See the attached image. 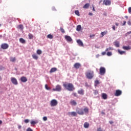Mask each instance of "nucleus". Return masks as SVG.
Listing matches in <instances>:
<instances>
[{
    "label": "nucleus",
    "mask_w": 131,
    "mask_h": 131,
    "mask_svg": "<svg viewBox=\"0 0 131 131\" xmlns=\"http://www.w3.org/2000/svg\"><path fill=\"white\" fill-rule=\"evenodd\" d=\"M63 86L65 88L66 90H67V91H69L70 92H72L75 90L74 85L71 83L66 82L63 84Z\"/></svg>",
    "instance_id": "1"
},
{
    "label": "nucleus",
    "mask_w": 131,
    "mask_h": 131,
    "mask_svg": "<svg viewBox=\"0 0 131 131\" xmlns=\"http://www.w3.org/2000/svg\"><path fill=\"white\" fill-rule=\"evenodd\" d=\"M85 75L88 79H92L94 77V71L89 70L85 73Z\"/></svg>",
    "instance_id": "2"
},
{
    "label": "nucleus",
    "mask_w": 131,
    "mask_h": 131,
    "mask_svg": "<svg viewBox=\"0 0 131 131\" xmlns=\"http://www.w3.org/2000/svg\"><path fill=\"white\" fill-rule=\"evenodd\" d=\"M58 105V101L56 99H52L50 101V105L51 107H55Z\"/></svg>",
    "instance_id": "3"
},
{
    "label": "nucleus",
    "mask_w": 131,
    "mask_h": 131,
    "mask_svg": "<svg viewBox=\"0 0 131 131\" xmlns=\"http://www.w3.org/2000/svg\"><path fill=\"white\" fill-rule=\"evenodd\" d=\"M99 73L100 75H104L106 73V69L104 67H100Z\"/></svg>",
    "instance_id": "4"
},
{
    "label": "nucleus",
    "mask_w": 131,
    "mask_h": 131,
    "mask_svg": "<svg viewBox=\"0 0 131 131\" xmlns=\"http://www.w3.org/2000/svg\"><path fill=\"white\" fill-rule=\"evenodd\" d=\"M61 90L62 88L61 87V85H57L55 88L52 89V91H53V92H61Z\"/></svg>",
    "instance_id": "5"
},
{
    "label": "nucleus",
    "mask_w": 131,
    "mask_h": 131,
    "mask_svg": "<svg viewBox=\"0 0 131 131\" xmlns=\"http://www.w3.org/2000/svg\"><path fill=\"white\" fill-rule=\"evenodd\" d=\"M76 112L79 115H83L84 114V112H83V110H82V108H77Z\"/></svg>",
    "instance_id": "6"
},
{
    "label": "nucleus",
    "mask_w": 131,
    "mask_h": 131,
    "mask_svg": "<svg viewBox=\"0 0 131 131\" xmlns=\"http://www.w3.org/2000/svg\"><path fill=\"white\" fill-rule=\"evenodd\" d=\"M122 94V91H121V90H116V92L115 93V96H116V97H119V96H121Z\"/></svg>",
    "instance_id": "7"
},
{
    "label": "nucleus",
    "mask_w": 131,
    "mask_h": 131,
    "mask_svg": "<svg viewBox=\"0 0 131 131\" xmlns=\"http://www.w3.org/2000/svg\"><path fill=\"white\" fill-rule=\"evenodd\" d=\"M11 81L12 83L15 85H17V84H18V81H17V79H16V78L12 77L11 78Z\"/></svg>",
    "instance_id": "8"
},
{
    "label": "nucleus",
    "mask_w": 131,
    "mask_h": 131,
    "mask_svg": "<svg viewBox=\"0 0 131 131\" xmlns=\"http://www.w3.org/2000/svg\"><path fill=\"white\" fill-rule=\"evenodd\" d=\"M103 5H105V6H110V5H111V1L110 0H104Z\"/></svg>",
    "instance_id": "9"
},
{
    "label": "nucleus",
    "mask_w": 131,
    "mask_h": 131,
    "mask_svg": "<svg viewBox=\"0 0 131 131\" xmlns=\"http://www.w3.org/2000/svg\"><path fill=\"white\" fill-rule=\"evenodd\" d=\"M1 48L3 50H7V49H8V48H9V45L7 43H3L1 45Z\"/></svg>",
    "instance_id": "10"
},
{
    "label": "nucleus",
    "mask_w": 131,
    "mask_h": 131,
    "mask_svg": "<svg viewBox=\"0 0 131 131\" xmlns=\"http://www.w3.org/2000/svg\"><path fill=\"white\" fill-rule=\"evenodd\" d=\"M64 38L65 39H66L67 41H68L69 42H70L72 41V38H71V37H70V36H67L66 35L64 36Z\"/></svg>",
    "instance_id": "11"
},
{
    "label": "nucleus",
    "mask_w": 131,
    "mask_h": 131,
    "mask_svg": "<svg viewBox=\"0 0 131 131\" xmlns=\"http://www.w3.org/2000/svg\"><path fill=\"white\" fill-rule=\"evenodd\" d=\"M74 67L76 69H79V68H80V67H81V64L79 63H75L74 65Z\"/></svg>",
    "instance_id": "12"
},
{
    "label": "nucleus",
    "mask_w": 131,
    "mask_h": 131,
    "mask_svg": "<svg viewBox=\"0 0 131 131\" xmlns=\"http://www.w3.org/2000/svg\"><path fill=\"white\" fill-rule=\"evenodd\" d=\"M77 43H78V46L79 47H83V42H82V41L80 39L77 40Z\"/></svg>",
    "instance_id": "13"
},
{
    "label": "nucleus",
    "mask_w": 131,
    "mask_h": 131,
    "mask_svg": "<svg viewBox=\"0 0 131 131\" xmlns=\"http://www.w3.org/2000/svg\"><path fill=\"white\" fill-rule=\"evenodd\" d=\"M68 114L71 116H77V113L75 112H69Z\"/></svg>",
    "instance_id": "14"
},
{
    "label": "nucleus",
    "mask_w": 131,
    "mask_h": 131,
    "mask_svg": "<svg viewBox=\"0 0 131 131\" xmlns=\"http://www.w3.org/2000/svg\"><path fill=\"white\" fill-rule=\"evenodd\" d=\"M58 70V69L57 68H52L50 71V73H53V72H56Z\"/></svg>",
    "instance_id": "15"
},
{
    "label": "nucleus",
    "mask_w": 131,
    "mask_h": 131,
    "mask_svg": "<svg viewBox=\"0 0 131 131\" xmlns=\"http://www.w3.org/2000/svg\"><path fill=\"white\" fill-rule=\"evenodd\" d=\"M20 80L22 81V82H26V81H27V78L23 76L20 78Z\"/></svg>",
    "instance_id": "16"
},
{
    "label": "nucleus",
    "mask_w": 131,
    "mask_h": 131,
    "mask_svg": "<svg viewBox=\"0 0 131 131\" xmlns=\"http://www.w3.org/2000/svg\"><path fill=\"white\" fill-rule=\"evenodd\" d=\"M70 104L72 105L73 106H76L77 103H76V101L75 100H72L70 102Z\"/></svg>",
    "instance_id": "17"
},
{
    "label": "nucleus",
    "mask_w": 131,
    "mask_h": 131,
    "mask_svg": "<svg viewBox=\"0 0 131 131\" xmlns=\"http://www.w3.org/2000/svg\"><path fill=\"white\" fill-rule=\"evenodd\" d=\"M102 99H103L104 100H106L107 99V94H105V93H102Z\"/></svg>",
    "instance_id": "18"
},
{
    "label": "nucleus",
    "mask_w": 131,
    "mask_h": 131,
    "mask_svg": "<svg viewBox=\"0 0 131 131\" xmlns=\"http://www.w3.org/2000/svg\"><path fill=\"white\" fill-rule=\"evenodd\" d=\"M89 126H90V123L88 122H85L84 123V127L85 128H89Z\"/></svg>",
    "instance_id": "19"
},
{
    "label": "nucleus",
    "mask_w": 131,
    "mask_h": 131,
    "mask_svg": "<svg viewBox=\"0 0 131 131\" xmlns=\"http://www.w3.org/2000/svg\"><path fill=\"white\" fill-rule=\"evenodd\" d=\"M90 3H87L84 5V6H83V9H88V8L90 7Z\"/></svg>",
    "instance_id": "20"
},
{
    "label": "nucleus",
    "mask_w": 131,
    "mask_h": 131,
    "mask_svg": "<svg viewBox=\"0 0 131 131\" xmlns=\"http://www.w3.org/2000/svg\"><path fill=\"white\" fill-rule=\"evenodd\" d=\"M10 62H15L16 61V57H10Z\"/></svg>",
    "instance_id": "21"
},
{
    "label": "nucleus",
    "mask_w": 131,
    "mask_h": 131,
    "mask_svg": "<svg viewBox=\"0 0 131 131\" xmlns=\"http://www.w3.org/2000/svg\"><path fill=\"white\" fill-rule=\"evenodd\" d=\"M78 93L79 95H83V94H84V91H83V90L81 89L78 91Z\"/></svg>",
    "instance_id": "22"
},
{
    "label": "nucleus",
    "mask_w": 131,
    "mask_h": 131,
    "mask_svg": "<svg viewBox=\"0 0 131 131\" xmlns=\"http://www.w3.org/2000/svg\"><path fill=\"white\" fill-rule=\"evenodd\" d=\"M114 45L117 48H119V41H115Z\"/></svg>",
    "instance_id": "23"
},
{
    "label": "nucleus",
    "mask_w": 131,
    "mask_h": 131,
    "mask_svg": "<svg viewBox=\"0 0 131 131\" xmlns=\"http://www.w3.org/2000/svg\"><path fill=\"white\" fill-rule=\"evenodd\" d=\"M123 49L128 51V50H130L131 48L129 46H123Z\"/></svg>",
    "instance_id": "24"
},
{
    "label": "nucleus",
    "mask_w": 131,
    "mask_h": 131,
    "mask_svg": "<svg viewBox=\"0 0 131 131\" xmlns=\"http://www.w3.org/2000/svg\"><path fill=\"white\" fill-rule=\"evenodd\" d=\"M32 57L33 59H34V60H37V59H38V56H37V55H36V54H33L32 55Z\"/></svg>",
    "instance_id": "25"
},
{
    "label": "nucleus",
    "mask_w": 131,
    "mask_h": 131,
    "mask_svg": "<svg viewBox=\"0 0 131 131\" xmlns=\"http://www.w3.org/2000/svg\"><path fill=\"white\" fill-rule=\"evenodd\" d=\"M19 41L21 42V43H25L26 42V41L23 39V38H20L19 39Z\"/></svg>",
    "instance_id": "26"
},
{
    "label": "nucleus",
    "mask_w": 131,
    "mask_h": 131,
    "mask_svg": "<svg viewBox=\"0 0 131 131\" xmlns=\"http://www.w3.org/2000/svg\"><path fill=\"white\" fill-rule=\"evenodd\" d=\"M81 29V25H78L77 26V28H76L77 31H80Z\"/></svg>",
    "instance_id": "27"
},
{
    "label": "nucleus",
    "mask_w": 131,
    "mask_h": 131,
    "mask_svg": "<svg viewBox=\"0 0 131 131\" xmlns=\"http://www.w3.org/2000/svg\"><path fill=\"white\" fill-rule=\"evenodd\" d=\"M28 36L29 39H32V38H33V35L31 33H29Z\"/></svg>",
    "instance_id": "28"
},
{
    "label": "nucleus",
    "mask_w": 131,
    "mask_h": 131,
    "mask_svg": "<svg viewBox=\"0 0 131 131\" xmlns=\"http://www.w3.org/2000/svg\"><path fill=\"white\" fill-rule=\"evenodd\" d=\"M47 38H49L50 39H53L54 36H53V35L52 34H49L47 35Z\"/></svg>",
    "instance_id": "29"
},
{
    "label": "nucleus",
    "mask_w": 131,
    "mask_h": 131,
    "mask_svg": "<svg viewBox=\"0 0 131 131\" xmlns=\"http://www.w3.org/2000/svg\"><path fill=\"white\" fill-rule=\"evenodd\" d=\"M118 52L120 55H123V54H125V52L124 51H120V50H118Z\"/></svg>",
    "instance_id": "30"
},
{
    "label": "nucleus",
    "mask_w": 131,
    "mask_h": 131,
    "mask_svg": "<svg viewBox=\"0 0 131 131\" xmlns=\"http://www.w3.org/2000/svg\"><path fill=\"white\" fill-rule=\"evenodd\" d=\"M107 33H108V32L106 31L101 32V34L102 36H104V35H106V34H107Z\"/></svg>",
    "instance_id": "31"
},
{
    "label": "nucleus",
    "mask_w": 131,
    "mask_h": 131,
    "mask_svg": "<svg viewBox=\"0 0 131 131\" xmlns=\"http://www.w3.org/2000/svg\"><path fill=\"white\" fill-rule=\"evenodd\" d=\"M42 53V52L41 51V50H37V55H41Z\"/></svg>",
    "instance_id": "32"
},
{
    "label": "nucleus",
    "mask_w": 131,
    "mask_h": 131,
    "mask_svg": "<svg viewBox=\"0 0 131 131\" xmlns=\"http://www.w3.org/2000/svg\"><path fill=\"white\" fill-rule=\"evenodd\" d=\"M36 123H38V121H32L31 122V124H33V125L36 124Z\"/></svg>",
    "instance_id": "33"
},
{
    "label": "nucleus",
    "mask_w": 131,
    "mask_h": 131,
    "mask_svg": "<svg viewBox=\"0 0 131 131\" xmlns=\"http://www.w3.org/2000/svg\"><path fill=\"white\" fill-rule=\"evenodd\" d=\"M45 89L46 90H47V91H50V90H51V88L48 86V84H45Z\"/></svg>",
    "instance_id": "34"
},
{
    "label": "nucleus",
    "mask_w": 131,
    "mask_h": 131,
    "mask_svg": "<svg viewBox=\"0 0 131 131\" xmlns=\"http://www.w3.org/2000/svg\"><path fill=\"white\" fill-rule=\"evenodd\" d=\"M84 112L85 113H89V108L88 107H85L84 108Z\"/></svg>",
    "instance_id": "35"
},
{
    "label": "nucleus",
    "mask_w": 131,
    "mask_h": 131,
    "mask_svg": "<svg viewBox=\"0 0 131 131\" xmlns=\"http://www.w3.org/2000/svg\"><path fill=\"white\" fill-rule=\"evenodd\" d=\"M75 14H76L77 16H80V14H79V11H78V10L75 11Z\"/></svg>",
    "instance_id": "36"
},
{
    "label": "nucleus",
    "mask_w": 131,
    "mask_h": 131,
    "mask_svg": "<svg viewBox=\"0 0 131 131\" xmlns=\"http://www.w3.org/2000/svg\"><path fill=\"white\" fill-rule=\"evenodd\" d=\"M60 31L62 33H65V30H64V29H63V28L61 27L60 28Z\"/></svg>",
    "instance_id": "37"
},
{
    "label": "nucleus",
    "mask_w": 131,
    "mask_h": 131,
    "mask_svg": "<svg viewBox=\"0 0 131 131\" xmlns=\"http://www.w3.org/2000/svg\"><path fill=\"white\" fill-rule=\"evenodd\" d=\"M18 28H19V29H23V28H24V27H23L22 25H19L18 26Z\"/></svg>",
    "instance_id": "38"
},
{
    "label": "nucleus",
    "mask_w": 131,
    "mask_h": 131,
    "mask_svg": "<svg viewBox=\"0 0 131 131\" xmlns=\"http://www.w3.org/2000/svg\"><path fill=\"white\" fill-rule=\"evenodd\" d=\"M111 50H113V49H112L111 47H110L105 50V52H108V51H110Z\"/></svg>",
    "instance_id": "39"
},
{
    "label": "nucleus",
    "mask_w": 131,
    "mask_h": 131,
    "mask_svg": "<svg viewBox=\"0 0 131 131\" xmlns=\"http://www.w3.org/2000/svg\"><path fill=\"white\" fill-rule=\"evenodd\" d=\"M107 56H112V53L110 52H108L107 53Z\"/></svg>",
    "instance_id": "40"
},
{
    "label": "nucleus",
    "mask_w": 131,
    "mask_h": 131,
    "mask_svg": "<svg viewBox=\"0 0 131 131\" xmlns=\"http://www.w3.org/2000/svg\"><path fill=\"white\" fill-rule=\"evenodd\" d=\"M43 120H44V121H47V120H48V117H43Z\"/></svg>",
    "instance_id": "41"
},
{
    "label": "nucleus",
    "mask_w": 131,
    "mask_h": 131,
    "mask_svg": "<svg viewBox=\"0 0 131 131\" xmlns=\"http://www.w3.org/2000/svg\"><path fill=\"white\" fill-rule=\"evenodd\" d=\"M97 131H105V130H102L101 127H99L97 128Z\"/></svg>",
    "instance_id": "42"
},
{
    "label": "nucleus",
    "mask_w": 131,
    "mask_h": 131,
    "mask_svg": "<svg viewBox=\"0 0 131 131\" xmlns=\"http://www.w3.org/2000/svg\"><path fill=\"white\" fill-rule=\"evenodd\" d=\"M95 84H99V81L98 80H96L95 81Z\"/></svg>",
    "instance_id": "43"
},
{
    "label": "nucleus",
    "mask_w": 131,
    "mask_h": 131,
    "mask_svg": "<svg viewBox=\"0 0 131 131\" xmlns=\"http://www.w3.org/2000/svg\"><path fill=\"white\" fill-rule=\"evenodd\" d=\"M25 123H28V122H29V120L28 119L25 120Z\"/></svg>",
    "instance_id": "44"
},
{
    "label": "nucleus",
    "mask_w": 131,
    "mask_h": 131,
    "mask_svg": "<svg viewBox=\"0 0 131 131\" xmlns=\"http://www.w3.org/2000/svg\"><path fill=\"white\" fill-rule=\"evenodd\" d=\"M27 131H33V130H32V129H31V128H28L27 129Z\"/></svg>",
    "instance_id": "45"
},
{
    "label": "nucleus",
    "mask_w": 131,
    "mask_h": 131,
    "mask_svg": "<svg viewBox=\"0 0 131 131\" xmlns=\"http://www.w3.org/2000/svg\"><path fill=\"white\" fill-rule=\"evenodd\" d=\"M92 7H93V11H94V12H96V10L95 9V6H94V5H92Z\"/></svg>",
    "instance_id": "46"
},
{
    "label": "nucleus",
    "mask_w": 131,
    "mask_h": 131,
    "mask_svg": "<svg viewBox=\"0 0 131 131\" xmlns=\"http://www.w3.org/2000/svg\"><path fill=\"white\" fill-rule=\"evenodd\" d=\"M128 13L131 14V7H129L128 8Z\"/></svg>",
    "instance_id": "47"
},
{
    "label": "nucleus",
    "mask_w": 131,
    "mask_h": 131,
    "mask_svg": "<svg viewBox=\"0 0 131 131\" xmlns=\"http://www.w3.org/2000/svg\"><path fill=\"white\" fill-rule=\"evenodd\" d=\"M73 95H74V97H77V94L76 93H73Z\"/></svg>",
    "instance_id": "48"
},
{
    "label": "nucleus",
    "mask_w": 131,
    "mask_h": 131,
    "mask_svg": "<svg viewBox=\"0 0 131 131\" xmlns=\"http://www.w3.org/2000/svg\"><path fill=\"white\" fill-rule=\"evenodd\" d=\"M96 36V35L95 34H93V35H90V37L92 38V37H94Z\"/></svg>",
    "instance_id": "49"
},
{
    "label": "nucleus",
    "mask_w": 131,
    "mask_h": 131,
    "mask_svg": "<svg viewBox=\"0 0 131 131\" xmlns=\"http://www.w3.org/2000/svg\"><path fill=\"white\" fill-rule=\"evenodd\" d=\"M101 55H102L103 56H104V55H106V52H102Z\"/></svg>",
    "instance_id": "50"
},
{
    "label": "nucleus",
    "mask_w": 131,
    "mask_h": 131,
    "mask_svg": "<svg viewBox=\"0 0 131 131\" xmlns=\"http://www.w3.org/2000/svg\"><path fill=\"white\" fill-rule=\"evenodd\" d=\"M109 123H110V124H113V123H114V122L113 121H110Z\"/></svg>",
    "instance_id": "51"
},
{
    "label": "nucleus",
    "mask_w": 131,
    "mask_h": 131,
    "mask_svg": "<svg viewBox=\"0 0 131 131\" xmlns=\"http://www.w3.org/2000/svg\"><path fill=\"white\" fill-rule=\"evenodd\" d=\"M127 24L128 25H131V21L130 20L128 21Z\"/></svg>",
    "instance_id": "52"
},
{
    "label": "nucleus",
    "mask_w": 131,
    "mask_h": 131,
    "mask_svg": "<svg viewBox=\"0 0 131 131\" xmlns=\"http://www.w3.org/2000/svg\"><path fill=\"white\" fill-rule=\"evenodd\" d=\"M89 15L90 16H93V13H92V12H89Z\"/></svg>",
    "instance_id": "53"
},
{
    "label": "nucleus",
    "mask_w": 131,
    "mask_h": 131,
    "mask_svg": "<svg viewBox=\"0 0 131 131\" xmlns=\"http://www.w3.org/2000/svg\"><path fill=\"white\" fill-rule=\"evenodd\" d=\"M125 24H126V21H124L123 24V26H124V25H125Z\"/></svg>",
    "instance_id": "54"
},
{
    "label": "nucleus",
    "mask_w": 131,
    "mask_h": 131,
    "mask_svg": "<svg viewBox=\"0 0 131 131\" xmlns=\"http://www.w3.org/2000/svg\"><path fill=\"white\" fill-rule=\"evenodd\" d=\"M18 129H21V128H22V126H21V125H18Z\"/></svg>",
    "instance_id": "55"
},
{
    "label": "nucleus",
    "mask_w": 131,
    "mask_h": 131,
    "mask_svg": "<svg viewBox=\"0 0 131 131\" xmlns=\"http://www.w3.org/2000/svg\"><path fill=\"white\" fill-rule=\"evenodd\" d=\"M112 28L113 30L115 31V26H113Z\"/></svg>",
    "instance_id": "56"
},
{
    "label": "nucleus",
    "mask_w": 131,
    "mask_h": 131,
    "mask_svg": "<svg viewBox=\"0 0 131 131\" xmlns=\"http://www.w3.org/2000/svg\"><path fill=\"white\" fill-rule=\"evenodd\" d=\"M115 25H116V26H119V24L118 23H115Z\"/></svg>",
    "instance_id": "57"
},
{
    "label": "nucleus",
    "mask_w": 131,
    "mask_h": 131,
    "mask_svg": "<svg viewBox=\"0 0 131 131\" xmlns=\"http://www.w3.org/2000/svg\"><path fill=\"white\" fill-rule=\"evenodd\" d=\"M52 10L53 11H56V8H55V7H52Z\"/></svg>",
    "instance_id": "58"
},
{
    "label": "nucleus",
    "mask_w": 131,
    "mask_h": 131,
    "mask_svg": "<svg viewBox=\"0 0 131 131\" xmlns=\"http://www.w3.org/2000/svg\"><path fill=\"white\" fill-rule=\"evenodd\" d=\"M127 33H128V34H130L131 31H129V32H127Z\"/></svg>",
    "instance_id": "59"
},
{
    "label": "nucleus",
    "mask_w": 131,
    "mask_h": 131,
    "mask_svg": "<svg viewBox=\"0 0 131 131\" xmlns=\"http://www.w3.org/2000/svg\"><path fill=\"white\" fill-rule=\"evenodd\" d=\"M2 123H3V121H2V120H0V124H2Z\"/></svg>",
    "instance_id": "60"
},
{
    "label": "nucleus",
    "mask_w": 131,
    "mask_h": 131,
    "mask_svg": "<svg viewBox=\"0 0 131 131\" xmlns=\"http://www.w3.org/2000/svg\"><path fill=\"white\" fill-rule=\"evenodd\" d=\"M125 18H126V19H127V18H128V16H125Z\"/></svg>",
    "instance_id": "61"
},
{
    "label": "nucleus",
    "mask_w": 131,
    "mask_h": 131,
    "mask_svg": "<svg viewBox=\"0 0 131 131\" xmlns=\"http://www.w3.org/2000/svg\"><path fill=\"white\" fill-rule=\"evenodd\" d=\"M0 80H2V77L0 76Z\"/></svg>",
    "instance_id": "62"
},
{
    "label": "nucleus",
    "mask_w": 131,
    "mask_h": 131,
    "mask_svg": "<svg viewBox=\"0 0 131 131\" xmlns=\"http://www.w3.org/2000/svg\"><path fill=\"white\" fill-rule=\"evenodd\" d=\"M102 114H105V113H102Z\"/></svg>",
    "instance_id": "63"
},
{
    "label": "nucleus",
    "mask_w": 131,
    "mask_h": 131,
    "mask_svg": "<svg viewBox=\"0 0 131 131\" xmlns=\"http://www.w3.org/2000/svg\"><path fill=\"white\" fill-rule=\"evenodd\" d=\"M1 26H2V25L0 24V27H1Z\"/></svg>",
    "instance_id": "64"
}]
</instances>
